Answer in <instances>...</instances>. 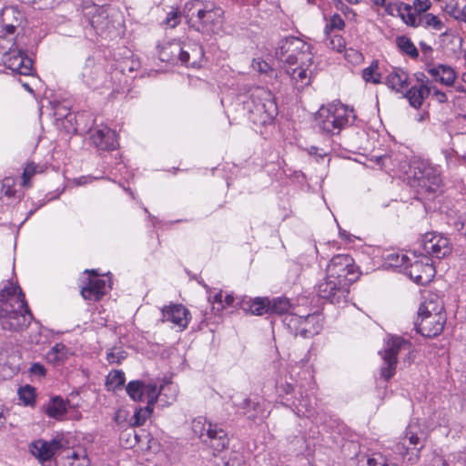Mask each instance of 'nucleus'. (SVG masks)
<instances>
[{"label":"nucleus","mask_w":466,"mask_h":466,"mask_svg":"<svg viewBox=\"0 0 466 466\" xmlns=\"http://www.w3.org/2000/svg\"><path fill=\"white\" fill-rule=\"evenodd\" d=\"M329 46L331 49L340 53L345 50L346 42L339 35H334L329 38Z\"/></svg>","instance_id":"obj_50"},{"label":"nucleus","mask_w":466,"mask_h":466,"mask_svg":"<svg viewBox=\"0 0 466 466\" xmlns=\"http://www.w3.org/2000/svg\"><path fill=\"white\" fill-rule=\"evenodd\" d=\"M427 72L434 81L446 86H452L457 79V73L454 68L445 64L429 66Z\"/></svg>","instance_id":"obj_21"},{"label":"nucleus","mask_w":466,"mask_h":466,"mask_svg":"<svg viewBox=\"0 0 466 466\" xmlns=\"http://www.w3.org/2000/svg\"><path fill=\"white\" fill-rule=\"evenodd\" d=\"M33 315L21 288L7 281L0 289V326L11 332H21L30 324Z\"/></svg>","instance_id":"obj_1"},{"label":"nucleus","mask_w":466,"mask_h":466,"mask_svg":"<svg viewBox=\"0 0 466 466\" xmlns=\"http://www.w3.org/2000/svg\"><path fill=\"white\" fill-rule=\"evenodd\" d=\"M385 83L389 88L402 93L409 86V75L400 68H394L386 76Z\"/></svg>","instance_id":"obj_27"},{"label":"nucleus","mask_w":466,"mask_h":466,"mask_svg":"<svg viewBox=\"0 0 466 466\" xmlns=\"http://www.w3.org/2000/svg\"><path fill=\"white\" fill-rule=\"evenodd\" d=\"M66 358V347L63 343H56L46 353V359L49 362H61Z\"/></svg>","instance_id":"obj_38"},{"label":"nucleus","mask_w":466,"mask_h":466,"mask_svg":"<svg viewBox=\"0 0 466 466\" xmlns=\"http://www.w3.org/2000/svg\"><path fill=\"white\" fill-rule=\"evenodd\" d=\"M380 463V458L378 459V458L372 457V458H369L367 461L368 466H379Z\"/></svg>","instance_id":"obj_62"},{"label":"nucleus","mask_w":466,"mask_h":466,"mask_svg":"<svg viewBox=\"0 0 466 466\" xmlns=\"http://www.w3.org/2000/svg\"><path fill=\"white\" fill-rule=\"evenodd\" d=\"M362 78L366 82H370L372 84H380V75L378 73V63L372 62L371 65L362 71Z\"/></svg>","instance_id":"obj_42"},{"label":"nucleus","mask_w":466,"mask_h":466,"mask_svg":"<svg viewBox=\"0 0 466 466\" xmlns=\"http://www.w3.org/2000/svg\"><path fill=\"white\" fill-rule=\"evenodd\" d=\"M2 185H3V191H4L5 195H6L8 197H12L15 195V190L14 189V181L12 178L5 177L3 180Z\"/></svg>","instance_id":"obj_54"},{"label":"nucleus","mask_w":466,"mask_h":466,"mask_svg":"<svg viewBox=\"0 0 466 466\" xmlns=\"http://www.w3.org/2000/svg\"><path fill=\"white\" fill-rule=\"evenodd\" d=\"M345 58L351 64H359L362 60V54L356 49H345Z\"/></svg>","instance_id":"obj_52"},{"label":"nucleus","mask_w":466,"mask_h":466,"mask_svg":"<svg viewBox=\"0 0 466 466\" xmlns=\"http://www.w3.org/2000/svg\"><path fill=\"white\" fill-rule=\"evenodd\" d=\"M211 302H212V303H218V304H220V305H221V307H220V308H218V310L224 309V308H225V305L223 304V294H222V292L220 291V292L217 293V294L213 297V299H212Z\"/></svg>","instance_id":"obj_60"},{"label":"nucleus","mask_w":466,"mask_h":466,"mask_svg":"<svg viewBox=\"0 0 466 466\" xmlns=\"http://www.w3.org/2000/svg\"><path fill=\"white\" fill-rule=\"evenodd\" d=\"M408 26L417 28L422 26L426 29L431 28L435 31H441L445 25L439 16L431 13H426L419 17H415L412 14L408 15Z\"/></svg>","instance_id":"obj_25"},{"label":"nucleus","mask_w":466,"mask_h":466,"mask_svg":"<svg viewBox=\"0 0 466 466\" xmlns=\"http://www.w3.org/2000/svg\"><path fill=\"white\" fill-rule=\"evenodd\" d=\"M242 309L252 315L262 316L268 313V299L258 297L253 299L243 300Z\"/></svg>","instance_id":"obj_29"},{"label":"nucleus","mask_w":466,"mask_h":466,"mask_svg":"<svg viewBox=\"0 0 466 466\" xmlns=\"http://www.w3.org/2000/svg\"><path fill=\"white\" fill-rule=\"evenodd\" d=\"M205 439L203 442L217 452L222 451L228 444L227 433L218 424L208 423Z\"/></svg>","instance_id":"obj_23"},{"label":"nucleus","mask_w":466,"mask_h":466,"mask_svg":"<svg viewBox=\"0 0 466 466\" xmlns=\"http://www.w3.org/2000/svg\"><path fill=\"white\" fill-rule=\"evenodd\" d=\"M320 298L329 300L333 304H339L346 301L350 293V286L336 279L329 278L327 274L317 288Z\"/></svg>","instance_id":"obj_12"},{"label":"nucleus","mask_w":466,"mask_h":466,"mask_svg":"<svg viewBox=\"0 0 466 466\" xmlns=\"http://www.w3.org/2000/svg\"><path fill=\"white\" fill-rule=\"evenodd\" d=\"M93 9H94V14L89 18L90 25L95 29H99V28L104 27L106 25V20H107V15H106V10L104 9V7L98 6V5H95L93 7Z\"/></svg>","instance_id":"obj_35"},{"label":"nucleus","mask_w":466,"mask_h":466,"mask_svg":"<svg viewBox=\"0 0 466 466\" xmlns=\"http://www.w3.org/2000/svg\"><path fill=\"white\" fill-rule=\"evenodd\" d=\"M126 381L125 373L122 370H113L106 378V385L112 390H116L124 385Z\"/></svg>","instance_id":"obj_41"},{"label":"nucleus","mask_w":466,"mask_h":466,"mask_svg":"<svg viewBox=\"0 0 466 466\" xmlns=\"http://www.w3.org/2000/svg\"><path fill=\"white\" fill-rule=\"evenodd\" d=\"M173 390V396L172 399L176 398V389L173 387L172 384H167L165 386H162L161 389L158 390L157 388V385L155 383H148L145 384V391L144 396L147 399V406L152 407L157 400V398L160 394H162L165 390Z\"/></svg>","instance_id":"obj_30"},{"label":"nucleus","mask_w":466,"mask_h":466,"mask_svg":"<svg viewBox=\"0 0 466 466\" xmlns=\"http://www.w3.org/2000/svg\"><path fill=\"white\" fill-rule=\"evenodd\" d=\"M411 5V14L415 17H419L427 13L431 7L430 0H413Z\"/></svg>","instance_id":"obj_44"},{"label":"nucleus","mask_w":466,"mask_h":466,"mask_svg":"<svg viewBox=\"0 0 466 466\" xmlns=\"http://www.w3.org/2000/svg\"><path fill=\"white\" fill-rule=\"evenodd\" d=\"M326 274L350 286L360 276L354 259L346 254L334 256L326 268Z\"/></svg>","instance_id":"obj_9"},{"label":"nucleus","mask_w":466,"mask_h":466,"mask_svg":"<svg viewBox=\"0 0 466 466\" xmlns=\"http://www.w3.org/2000/svg\"><path fill=\"white\" fill-rule=\"evenodd\" d=\"M444 11L451 15V17L457 19V20H463L464 19V13L461 11L457 2L454 0H451L450 3L446 4L444 7Z\"/></svg>","instance_id":"obj_47"},{"label":"nucleus","mask_w":466,"mask_h":466,"mask_svg":"<svg viewBox=\"0 0 466 466\" xmlns=\"http://www.w3.org/2000/svg\"><path fill=\"white\" fill-rule=\"evenodd\" d=\"M237 1L243 5H250V6H257L261 2V0H237Z\"/></svg>","instance_id":"obj_61"},{"label":"nucleus","mask_w":466,"mask_h":466,"mask_svg":"<svg viewBox=\"0 0 466 466\" xmlns=\"http://www.w3.org/2000/svg\"><path fill=\"white\" fill-rule=\"evenodd\" d=\"M456 228L466 236V215L456 223Z\"/></svg>","instance_id":"obj_59"},{"label":"nucleus","mask_w":466,"mask_h":466,"mask_svg":"<svg viewBox=\"0 0 466 466\" xmlns=\"http://www.w3.org/2000/svg\"><path fill=\"white\" fill-rule=\"evenodd\" d=\"M380 466H390L387 460L383 456L380 455Z\"/></svg>","instance_id":"obj_64"},{"label":"nucleus","mask_w":466,"mask_h":466,"mask_svg":"<svg viewBox=\"0 0 466 466\" xmlns=\"http://www.w3.org/2000/svg\"><path fill=\"white\" fill-rule=\"evenodd\" d=\"M336 7L348 19H354V17L356 16V13L354 12V10L351 7H350L349 5H347L344 3H342V2H339L336 5Z\"/></svg>","instance_id":"obj_53"},{"label":"nucleus","mask_w":466,"mask_h":466,"mask_svg":"<svg viewBox=\"0 0 466 466\" xmlns=\"http://www.w3.org/2000/svg\"><path fill=\"white\" fill-rule=\"evenodd\" d=\"M446 323V316L433 314L428 317L417 318L415 321L416 330L423 337L434 338L439 336Z\"/></svg>","instance_id":"obj_17"},{"label":"nucleus","mask_w":466,"mask_h":466,"mask_svg":"<svg viewBox=\"0 0 466 466\" xmlns=\"http://www.w3.org/2000/svg\"><path fill=\"white\" fill-rule=\"evenodd\" d=\"M86 273L91 274L88 281L81 288V295L86 300L97 301L106 293L110 286L106 279H101L95 270H86Z\"/></svg>","instance_id":"obj_16"},{"label":"nucleus","mask_w":466,"mask_h":466,"mask_svg":"<svg viewBox=\"0 0 466 466\" xmlns=\"http://www.w3.org/2000/svg\"><path fill=\"white\" fill-rule=\"evenodd\" d=\"M251 66L259 74L269 75L273 72V68L261 58H254L252 60Z\"/></svg>","instance_id":"obj_48"},{"label":"nucleus","mask_w":466,"mask_h":466,"mask_svg":"<svg viewBox=\"0 0 466 466\" xmlns=\"http://www.w3.org/2000/svg\"><path fill=\"white\" fill-rule=\"evenodd\" d=\"M387 15L390 16H399L400 20L408 25V15H411V5L401 1L385 2L382 5Z\"/></svg>","instance_id":"obj_28"},{"label":"nucleus","mask_w":466,"mask_h":466,"mask_svg":"<svg viewBox=\"0 0 466 466\" xmlns=\"http://www.w3.org/2000/svg\"><path fill=\"white\" fill-rule=\"evenodd\" d=\"M406 437L409 439L410 445L416 446L420 443L419 436L415 432L411 431L410 426H409L406 431Z\"/></svg>","instance_id":"obj_57"},{"label":"nucleus","mask_w":466,"mask_h":466,"mask_svg":"<svg viewBox=\"0 0 466 466\" xmlns=\"http://www.w3.org/2000/svg\"><path fill=\"white\" fill-rule=\"evenodd\" d=\"M183 16L188 26L204 35L218 34L224 24V11L212 1L190 0L184 5Z\"/></svg>","instance_id":"obj_2"},{"label":"nucleus","mask_w":466,"mask_h":466,"mask_svg":"<svg viewBox=\"0 0 466 466\" xmlns=\"http://www.w3.org/2000/svg\"><path fill=\"white\" fill-rule=\"evenodd\" d=\"M30 372L32 375L44 377L46 375V368L41 363L35 362L33 363L30 368Z\"/></svg>","instance_id":"obj_55"},{"label":"nucleus","mask_w":466,"mask_h":466,"mask_svg":"<svg viewBox=\"0 0 466 466\" xmlns=\"http://www.w3.org/2000/svg\"><path fill=\"white\" fill-rule=\"evenodd\" d=\"M145 384L139 380H132L127 386L128 396L135 401H142L144 398Z\"/></svg>","instance_id":"obj_36"},{"label":"nucleus","mask_w":466,"mask_h":466,"mask_svg":"<svg viewBox=\"0 0 466 466\" xmlns=\"http://www.w3.org/2000/svg\"><path fill=\"white\" fill-rule=\"evenodd\" d=\"M162 320L169 321L180 330L185 329L190 320L189 310L181 304H171L162 309Z\"/></svg>","instance_id":"obj_18"},{"label":"nucleus","mask_w":466,"mask_h":466,"mask_svg":"<svg viewBox=\"0 0 466 466\" xmlns=\"http://www.w3.org/2000/svg\"><path fill=\"white\" fill-rule=\"evenodd\" d=\"M355 117L352 108L340 102H332L319 109L316 121L323 132L339 135L342 129L353 123Z\"/></svg>","instance_id":"obj_3"},{"label":"nucleus","mask_w":466,"mask_h":466,"mask_svg":"<svg viewBox=\"0 0 466 466\" xmlns=\"http://www.w3.org/2000/svg\"><path fill=\"white\" fill-rule=\"evenodd\" d=\"M158 58L162 62L177 64L178 61L187 66L197 67L204 56L203 48L198 46L192 48L173 40L157 46Z\"/></svg>","instance_id":"obj_5"},{"label":"nucleus","mask_w":466,"mask_h":466,"mask_svg":"<svg viewBox=\"0 0 466 466\" xmlns=\"http://www.w3.org/2000/svg\"><path fill=\"white\" fill-rule=\"evenodd\" d=\"M345 27L344 19L339 14H333L329 19H327L324 33L329 35L333 31H341Z\"/></svg>","instance_id":"obj_37"},{"label":"nucleus","mask_w":466,"mask_h":466,"mask_svg":"<svg viewBox=\"0 0 466 466\" xmlns=\"http://www.w3.org/2000/svg\"><path fill=\"white\" fill-rule=\"evenodd\" d=\"M423 250L430 256L442 258L451 251L450 239L438 232H427L421 238Z\"/></svg>","instance_id":"obj_13"},{"label":"nucleus","mask_w":466,"mask_h":466,"mask_svg":"<svg viewBox=\"0 0 466 466\" xmlns=\"http://www.w3.org/2000/svg\"><path fill=\"white\" fill-rule=\"evenodd\" d=\"M208 423L211 422L208 421L204 417H198L192 421V431L202 441L206 440L205 437L207 435Z\"/></svg>","instance_id":"obj_40"},{"label":"nucleus","mask_w":466,"mask_h":466,"mask_svg":"<svg viewBox=\"0 0 466 466\" xmlns=\"http://www.w3.org/2000/svg\"><path fill=\"white\" fill-rule=\"evenodd\" d=\"M4 30H5V35H0V46H2V42L5 40V35H11L15 33V25H14L12 24H6L4 26Z\"/></svg>","instance_id":"obj_58"},{"label":"nucleus","mask_w":466,"mask_h":466,"mask_svg":"<svg viewBox=\"0 0 466 466\" xmlns=\"http://www.w3.org/2000/svg\"><path fill=\"white\" fill-rule=\"evenodd\" d=\"M67 410L66 403L59 397L53 398L46 407V413L56 420L61 419Z\"/></svg>","instance_id":"obj_31"},{"label":"nucleus","mask_w":466,"mask_h":466,"mask_svg":"<svg viewBox=\"0 0 466 466\" xmlns=\"http://www.w3.org/2000/svg\"><path fill=\"white\" fill-rule=\"evenodd\" d=\"M69 441L64 435H56L50 441L42 439L33 441L29 448L30 452L43 464L50 462L56 454H59Z\"/></svg>","instance_id":"obj_11"},{"label":"nucleus","mask_w":466,"mask_h":466,"mask_svg":"<svg viewBox=\"0 0 466 466\" xmlns=\"http://www.w3.org/2000/svg\"><path fill=\"white\" fill-rule=\"evenodd\" d=\"M90 140L99 150H114L117 147L116 134L107 126L100 125L90 129Z\"/></svg>","instance_id":"obj_14"},{"label":"nucleus","mask_w":466,"mask_h":466,"mask_svg":"<svg viewBox=\"0 0 466 466\" xmlns=\"http://www.w3.org/2000/svg\"><path fill=\"white\" fill-rule=\"evenodd\" d=\"M311 65L297 64L294 66H287L286 71L293 80L295 86L301 89L310 83L309 67Z\"/></svg>","instance_id":"obj_26"},{"label":"nucleus","mask_w":466,"mask_h":466,"mask_svg":"<svg viewBox=\"0 0 466 466\" xmlns=\"http://www.w3.org/2000/svg\"><path fill=\"white\" fill-rule=\"evenodd\" d=\"M395 266L403 268L411 279L421 285L430 282L435 274V269L430 262V258L427 257L419 258L415 254H411V257L396 255Z\"/></svg>","instance_id":"obj_7"},{"label":"nucleus","mask_w":466,"mask_h":466,"mask_svg":"<svg viewBox=\"0 0 466 466\" xmlns=\"http://www.w3.org/2000/svg\"><path fill=\"white\" fill-rule=\"evenodd\" d=\"M422 298L423 300L419 307L417 318L428 317V315L431 316L433 314L446 316L443 302L437 293L425 291Z\"/></svg>","instance_id":"obj_20"},{"label":"nucleus","mask_w":466,"mask_h":466,"mask_svg":"<svg viewBox=\"0 0 466 466\" xmlns=\"http://www.w3.org/2000/svg\"><path fill=\"white\" fill-rule=\"evenodd\" d=\"M428 170V175H431V177L425 187H423V190H420V192L434 193L441 187L442 179L438 168H430Z\"/></svg>","instance_id":"obj_34"},{"label":"nucleus","mask_w":466,"mask_h":466,"mask_svg":"<svg viewBox=\"0 0 466 466\" xmlns=\"http://www.w3.org/2000/svg\"><path fill=\"white\" fill-rule=\"evenodd\" d=\"M410 342L401 337L392 336L387 339L385 349L381 353L384 364L380 369V376L385 380H389L395 374L396 366L398 363V354L401 350H407L410 352Z\"/></svg>","instance_id":"obj_8"},{"label":"nucleus","mask_w":466,"mask_h":466,"mask_svg":"<svg viewBox=\"0 0 466 466\" xmlns=\"http://www.w3.org/2000/svg\"><path fill=\"white\" fill-rule=\"evenodd\" d=\"M153 411V408L147 405L146 408L137 409L135 414L133 415V422L134 426H141L145 423L147 419L150 416Z\"/></svg>","instance_id":"obj_45"},{"label":"nucleus","mask_w":466,"mask_h":466,"mask_svg":"<svg viewBox=\"0 0 466 466\" xmlns=\"http://www.w3.org/2000/svg\"><path fill=\"white\" fill-rule=\"evenodd\" d=\"M431 93H432L433 98L438 103L442 104V103H446L448 101L447 95L444 92L441 91L440 89L431 87Z\"/></svg>","instance_id":"obj_56"},{"label":"nucleus","mask_w":466,"mask_h":466,"mask_svg":"<svg viewBox=\"0 0 466 466\" xmlns=\"http://www.w3.org/2000/svg\"><path fill=\"white\" fill-rule=\"evenodd\" d=\"M127 357V353L121 350H111L106 354V360L110 363H120L122 360H125Z\"/></svg>","instance_id":"obj_51"},{"label":"nucleus","mask_w":466,"mask_h":466,"mask_svg":"<svg viewBox=\"0 0 466 466\" xmlns=\"http://www.w3.org/2000/svg\"><path fill=\"white\" fill-rule=\"evenodd\" d=\"M3 62L7 68L20 75L28 76L33 70V62L20 50L5 52Z\"/></svg>","instance_id":"obj_15"},{"label":"nucleus","mask_w":466,"mask_h":466,"mask_svg":"<svg viewBox=\"0 0 466 466\" xmlns=\"http://www.w3.org/2000/svg\"><path fill=\"white\" fill-rule=\"evenodd\" d=\"M396 45L403 54L413 59L418 58L419 51L410 37L406 35L397 36Z\"/></svg>","instance_id":"obj_32"},{"label":"nucleus","mask_w":466,"mask_h":466,"mask_svg":"<svg viewBox=\"0 0 466 466\" xmlns=\"http://www.w3.org/2000/svg\"><path fill=\"white\" fill-rule=\"evenodd\" d=\"M233 302H234L233 296H231V295H226L225 297L223 296V304L225 306H230L233 304Z\"/></svg>","instance_id":"obj_63"},{"label":"nucleus","mask_w":466,"mask_h":466,"mask_svg":"<svg viewBox=\"0 0 466 466\" xmlns=\"http://www.w3.org/2000/svg\"><path fill=\"white\" fill-rule=\"evenodd\" d=\"M276 56L289 66L297 64L312 65L313 62L311 46L294 36L283 38L279 42Z\"/></svg>","instance_id":"obj_6"},{"label":"nucleus","mask_w":466,"mask_h":466,"mask_svg":"<svg viewBox=\"0 0 466 466\" xmlns=\"http://www.w3.org/2000/svg\"><path fill=\"white\" fill-rule=\"evenodd\" d=\"M283 322L295 336L309 338L318 334L321 329V318L319 314L313 313L307 316L296 314L286 315Z\"/></svg>","instance_id":"obj_10"},{"label":"nucleus","mask_w":466,"mask_h":466,"mask_svg":"<svg viewBox=\"0 0 466 466\" xmlns=\"http://www.w3.org/2000/svg\"><path fill=\"white\" fill-rule=\"evenodd\" d=\"M181 15H183V11L180 12L177 8L172 9L167 14L163 24L169 28H175L180 23Z\"/></svg>","instance_id":"obj_46"},{"label":"nucleus","mask_w":466,"mask_h":466,"mask_svg":"<svg viewBox=\"0 0 466 466\" xmlns=\"http://www.w3.org/2000/svg\"><path fill=\"white\" fill-rule=\"evenodd\" d=\"M418 81L419 85L411 86L405 94V97L414 108H420L425 98L431 94V86H429V80L418 78Z\"/></svg>","instance_id":"obj_22"},{"label":"nucleus","mask_w":466,"mask_h":466,"mask_svg":"<svg viewBox=\"0 0 466 466\" xmlns=\"http://www.w3.org/2000/svg\"><path fill=\"white\" fill-rule=\"evenodd\" d=\"M36 169L37 167L34 163H29L26 165L22 175V185L24 187H28L31 186L30 179L37 172Z\"/></svg>","instance_id":"obj_49"},{"label":"nucleus","mask_w":466,"mask_h":466,"mask_svg":"<svg viewBox=\"0 0 466 466\" xmlns=\"http://www.w3.org/2000/svg\"><path fill=\"white\" fill-rule=\"evenodd\" d=\"M246 107L253 123L268 125L278 114V107L272 92L264 87L252 90Z\"/></svg>","instance_id":"obj_4"},{"label":"nucleus","mask_w":466,"mask_h":466,"mask_svg":"<svg viewBox=\"0 0 466 466\" xmlns=\"http://www.w3.org/2000/svg\"><path fill=\"white\" fill-rule=\"evenodd\" d=\"M430 168H437L436 167L431 166L428 162L424 160H413L410 167V177H412V186L417 187L420 189L423 190V187H425L426 183L429 181L431 175H428V169Z\"/></svg>","instance_id":"obj_24"},{"label":"nucleus","mask_w":466,"mask_h":466,"mask_svg":"<svg viewBox=\"0 0 466 466\" xmlns=\"http://www.w3.org/2000/svg\"><path fill=\"white\" fill-rule=\"evenodd\" d=\"M58 466H89L90 460L83 448H70L69 444L58 454Z\"/></svg>","instance_id":"obj_19"},{"label":"nucleus","mask_w":466,"mask_h":466,"mask_svg":"<svg viewBox=\"0 0 466 466\" xmlns=\"http://www.w3.org/2000/svg\"><path fill=\"white\" fill-rule=\"evenodd\" d=\"M19 400L25 406H35V390L30 385H25L18 390Z\"/></svg>","instance_id":"obj_39"},{"label":"nucleus","mask_w":466,"mask_h":466,"mask_svg":"<svg viewBox=\"0 0 466 466\" xmlns=\"http://www.w3.org/2000/svg\"><path fill=\"white\" fill-rule=\"evenodd\" d=\"M268 313L269 314H288L291 305L289 300L287 298H276L272 300L268 299Z\"/></svg>","instance_id":"obj_33"},{"label":"nucleus","mask_w":466,"mask_h":466,"mask_svg":"<svg viewBox=\"0 0 466 466\" xmlns=\"http://www.w3.org/2000/svg\"><path fill=\"white\" fill-rule=\"evenodd\" d=\"M237 407L238 409L243 410H244V414L248 413L250 410H253L257 411V413L254 416H251L252 419H255L258 416H259V417H266L264 412H261L259 410L260 403L259 402H254V401H252L251 400H249L248 398L243 399L241 402L237 404Z\"/></svg>","instance_id":"obj_43"}]
</instances>
